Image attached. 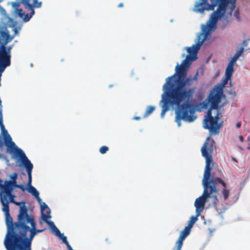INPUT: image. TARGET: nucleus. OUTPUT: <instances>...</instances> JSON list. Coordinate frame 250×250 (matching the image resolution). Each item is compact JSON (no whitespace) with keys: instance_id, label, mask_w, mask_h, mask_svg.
I'll return each instance as SVG.
<instances>
[{"instance_id":"nucleus-16","label":"nucleus","mask_w":250,"mask_h":250,"mask_svg":"<svg viewBox=\"0 0 250 250\" xmlns=\"http://www.w3.org/2000/svg\"><path fill=\"white\" fill-rule=\"evenodd\" d=\"M46 223L48 224L51 227L53 228V229L56 236L58 237H61L62 235V234L61 233L59 229L55 226L53 222L49 221V223Z\"/></svg>"},{"instance_id":"nucleus-24","label":"nucleus","mask_w":250,"mask_h":250,"mask_svg":"<svg viewBox=\"0 0 250 250\" xmlns=\"http://www.w3.org/2000/svg\"><path fill=\"white\" fill-rule=\"evenodd\" d=\"M234 17L236 18V20H240V17L239 11L238 10H237L234 12Z\"/></svg>"},{"instance_id":"nucleus-21","label":"nucleus","mask_w":250,"mask_h":250,"mask_svg":"<svg viewBox=\"0 0 250 250\" xmlns=\"http://www.w3.org/2000/svg\"><path fill=\"white\" fill-rule=\"evenodd\" d=\"M235 3H236V0H230V2H229V4H230V6H229L230 10H229V14L230 16H231L232 12L235 7Z\"/></svg>"},{"instance_id":"nucleus-12","label":"nucleus","mask_w":250,"mask_h":250,"mask_svg":"<svg viewBox=\"0 0 250 250\" xmlns=\"http://www.w3.org/2000/svg\"><path fill=\"white\" fill-rule=\"evenodd\" d=\"M21 4H22V2H20L19 0H16L15 1L12 2L11 3L12 8L14 9V13L15 15L22 19L23 21L27 22L29 20L25 21V19L26 15L29 17L30 16V14L29 15L28 14H25L24 12L22 9L19 8Z\"/></svg>"},{"instance_id":"nucleus-23","label":"nucleus","mask_w":250,"mask_h":250,"mask_svg":"<svg viewBox=\"0 0 250 250\" xmlns=\"http://www.w3.org/2000/svg\"><path fill=\"white\" fill-rule=\"evenodd\" d=\"M243 45L244 46H247L248 49L250 50V39H248L247 40H245L243 42Z\"/></svg>"},{"instance_id":"nucleus-6","label":"nucleus","mask_w":250,"mask_h":250,"mask_svg":"<svg viewBox=\"0 0 250 250\" xmlns=\"http://www.w3.org/2000/svg\"><path fill=\"white\" fill-rule=\"evenodd\" d=\"M230 0H215L211 5H208V9L214 10L217 5L216 11H214L210 16L211 23L209 25L211 28L214 27L218 21L223 18L226 12L227 8Z\"/></svg>"},{"instance_id":"nucleus-32","label":"nucleus","mask_w":250,"mask_h":250,"mask_svg":"<svg viewBox=\"0 0 250 250\" xmlns=\"http://www.w3.org/2000/svg\"><path fill=\"white\" fill-rule=\"evenodd\" d=\"M197 75H198V72L196 73V75L193 77L192 78V79H193V81H197Z\"/></svg>"},{"instance_id":"nucleus-18","label":"nucleus","mask_w":250,"mask_h":250,"mask_svg":"<svg viewBox=\"0 0 250 250\" xmlns=\"http://www.w3.org/2000/svg\"><path fill=\"white\" fill-rule=\"evenodd\" d=\"M155 107L154 106H148L147 108L146 109V110L145 111V113L143 117L146 118L147 116H148L150 114H151L154 110Z\"/></svg>"},{"instance_id":"nucleus-9","label":"nucleus","mask_w":250,"mask_h":250,"mask_svg":"<svg viewBox=\"0 0 250 250\" xmlns=\"http://www.w3.org/2000/svg\"><path fill=\"white\" fill-rule=\"evenodd\" d=\"M163 90L164 92L162 95V99L160 101V104H162L161 116L162 118L164 117L166 112L169 110L170 106L175 105L179 108L181 105V104L182 103L179 100L175 99L172 94L166 90Z\"/></svg>"},{"instance_id":"nucleus-5","label":"nucleus","mask_w":250,"mask_h":250,"mask_svg":"<svg viewBox=\"0 0 250 250\" xmlns=\"http://www.w3.org/2000/svg\"><path fill=\"white\" fill-rule=\"evenodd\" d=\"M215 149L216 145L215 141L213 139L210 138V137H208L206 139V141L201 149L202 155L206 160V166L203 178H204L206 171L207 169H208L209 176L207 181L210 182L212 181L216 188V183L220 184L223 188H226L227 185L226 183L221 178L219 177L210 178L211 170L214 165V163L212 159V154L213 150Z\"/></svg>"},{"instance_id":"nucleus-22","label":"nucleus","mask_w":250,"mask_h":250,"mask_svg":"<svg viewBox=\"0 0 250 250\" xmlns=\"http://www.w3.org/2000/svg\"><path fill=\"white\" fill-rule=\"evenodd\" d=\"M109 150L108 147L104 146L100 147V152L102 154H105L106 153V152Z\"/></svg>"},{"instance_id":"nucleus-11","label":"nucleus","mask_w":250,"mask_h":250,"mask_svg":"<svg viewBox=\"0 0 250 250\" xmlns=\"http://www.w3.org/2000/svg\"><path fill=\"white\" fill-rule=\"evenodd\" d=\"M20 2H22L25 9L30 11V16L28 17L27 15L25 19V21L30 20L31 18L34 15V8H40L42 5V1H39L38 0H19Z\"/></svg>"},{"instance_id":"nucleus-3","label":"nucleus","mask_w":250,"mask_h":250,"mask_svg":"<svg viewBox=\"0 0 250 250\" xmlns=\"http://www.w3.org/2000/svg\"><path fill=\"white\" fill-rule=\"evenodd\" d=\"M230 79L231 77L226 76L222 85L215 86L210 92L207 98L208 102L204 101L202 103L204 108H207L208 103L210 104V107L207 111L204 127L208 129L211 135L218 134L219 132L220 125L218 124L220 115L219 104L224 96L223 88Z\"/></svg>"},{"instance_id":"nucleus-17","label":"nucleus","mask_w":250,"mask_h":250,"mask_svg":"<svg viewBox=\"0 0 250 250\" xmlns=\"http://www.w3.org/2000/svg\"><path fill=\"white\" fill-rule=\"evenodd\" d=\"M196 216H192L190 217L189 220L188 222V226L192 228L195 223L198 220V217L199 215H197V213H196Z\"/></svg>"},{"instance_id":"nucleus-34","label":"nucleus","mask_w":250,"mask_h":250,"mask_svg":"<svg viewBox=\"0 0 250 250\" xmlns=\"http://www.w3.org/2000/svg\"><path fill=\"white\" fill-rule=\"evenodd\" d=\"M123 6H124V4L123 3H120L118 5V7L119 8L123 7Z\"/></svg>"},{"instance_id":"nucleus-31","label":"nucleus","mask_w":250,"mask_h":250,"mask_svg":"<svg viewBox=\"0 0 250 250\" xmlns=\"http://www.w3.org/2000/svg\"><path fill=\"white\" fill-rule=\"evenodd\" d=\"M239 140L241 142H243L244 140V137L242 135H240L239 136Z\"/></svg>"},{"instance_id":"nucleus-19","label":"nucleus","mask_w":250,"mask_h":250,"mask_svg":"<svg viewBox=\"0 0 250 250\" xmlns=\"http://www.w3.org/2000/svg\"><path fill=\"white\" fill-rule=\"evenodd\" d=\"M1 37L4 38V39H3V41H7V40H10V42L13 39V37H11L9 35V33L8 31H2L1 32Z\"/></svg>"},{"instance_id":"nucleus-13","label":"nucleus","mask_w":250,"mask_h":250,"mask_svg":"<svg viewBox=\"0 0 250 250\" xmlns=\"http://www.w3.org/2000/svg\"><path fill=\"white\" fill-rule=\"evenodd\" d=\"M41 209V216L42 219L46 223H49V220L51 218L50 209L47 205L43 203L42 204Z\"/></svg>"},{"instance_id":"nucleus-8","label":"nucleus","mask_w":250,"mask_h":250,"mask_svg":"<svg viewBox=\"0 0 250 250\" xmlns=\"http://www.w3.org/2000/svg\"><path fill=\"white\" fill-rule=\"evenodd\" d=\"M211 23V19L210 18H209V21H208L206 26H205L203 29V32L204 34V38L203 39H201L200 37L199 36L198 38V42L196 44H193L191 47H189L187 48V50L188 53L189 54L188 55H189L190 57V55H196V54L197 53L198 50L200 49L201 46L202 45L204 41L206 40L207 35L209 34V32L211 31L215 30L217 27V23L215 24V26L214 28L213 27H210L209 25H210ZM191 60H188V62L189 61L192 60H195L197 57L195 56V58L193 59L192 57H191ZM189 63L188 62L186 63V65H188Z\"/></svg>"},{"instance_id":"nucleus-1","label":"nucleus","mask_w":250,"mask_h":250,"mask_svg":"<svg viewBox=\"0 0 250 250\" xmlns=\"http://www.w3.org/2000/svg\"><path fill=\"white\" fill-rule=\"evenodd\" d=\"M2 210L5 214V223L7 228L4 245L7 250H31L32 241L34 236L43 231L36 228L33 217L28 214L27 207L23 204L20 207L17 221L13 222L9 213V203L0 200ZM24 204V203H23Z\"/></svg>"},{"instance_id":"nucleus-15","label":"nucleus","mask_w":250,"mask_h":250,"mask_svg":"<svg viewBox=\"0 0 250 250\" xmlns=\"http://www.w3.org/2000/svg\"><path fill=\"white\" fill-rule=\"evenodd\" d=\"M233 65V63L230 62H229L226 69L225 76L231 77L232 73L234 71Z\"/></svg>"},{"instance_id":"nucleus-14","label":"nucleus","mask_w":250,"mask_h":250,"mask_svg":"<svg viewBox=\"0 0 250 250\" xmlns=\"http://www.w3.org/2000/svg\"><path fill=\"white\" fill-rule=\"evenodd\" d=\"M244 51V48L243 47H241L239 51L236 52L234 56L231 58L230 62L234 64L240 56L243 54Z\"/></svg>"},{"instance_id":"nucleus-30","label":"nucleus","mask_w":250,"mask_h":250,"mask_svg":"<svg viewBox=\"0 0 250 250\" xmlns=\"http://www.w3.org/2000/svg\"><path fill=\"white\" fill-rule=\"evenodd\" d=\"M241 126V122L240 121L238 122L236 124V127L237 128H240Z\"/></svg>"},{"instance_id":"nucleus-26","label":"nucleus","mask_w":250,"mask_h":250,"mask_svg":"<svg viewBox=\"0 0 250 250\" xmlns=\"http://www.w3.org/2000/svg\"><path fill=\"white\" fill-rule=\"evenodd\" d=\"M5 145L4 141H3L2 136L0 135V149H2Z\"/></svg>"},{"instance_id":"nucleus-2","label":"nucleus","mask_w":250,"mask_h":250,"mask_svg":"<svg viewBox=\"0 0 250 250\" xmlns=\"http://www.w3.org/2000/svg\"><path fill=\"white\" fill-rule=\"evenodd\" d=\"M191 59L189 55H187L181 65L178 64L175 67V73L166 79L163 87V90H166L175 99L183 102L176 111V121L179 122V126L181 120L191 122L196 118L194 115L195 110L191 104L195 88L187 87L190 86L193 82L191 77L186 78V63Z\"/></svg>"},{"instance_id":"nucleus-10","label":"nucleus","mask_w":250,"mask_h":250,"mask_svg":"<svg viewBox=\"0 0 250 250\" xmlns=\"http://www.w3.org/2000/svg\"><path fill=\"white\" fill-rule=\"evenodd\" d=\"M21 162L25 168L28 175V180L27 184L28 188H27V190L28 192L30 193L34 197L38 196V194H39V191L31 185L32 171L33 168V165L28 158L21 161Z\"/></svg>"},{"instance_id":"nucleus-27","label":"nucleus","mask_w":250,"mask_h":250,"mask_svg":"<svg viewBox=\"0 0 250 250\" xmlns=\"http://www.w3.org/2000/svg\"><path fill=\"white\" fill-rule=\"evenodd\" d=\"M62 241V242L65 244H67L68 243V242L67 241V238L66 236H63V235L62 234V235L61 236V237H59Z\"/></svg>"},{"instance_id":"nucleus-33","label":"nucleus","mask_w":250,"mask_h":250,"mask_svg":"<svg viewBox=\"0 0 250 250\" xmlns=\"http://www.w3.org/2000/svg\"><path fill=\"white\" fill-rule=\"evenodd\" d=\"M141 117L139 116H135L133 117V119L135 120H140L141 119Z\"/></svg>"},{"instance_id":"nucleus-20","label":"nucleus","mask_w":250,"mask_h":250,"mask_svg":"<svg viewBox=\"0 0 250 250\" xmlns=\"http://www.w3.org/2000/svg\"><path fill=\"white\" fill-rule=\"evenodd\" d=\"M221 193L223 196L224 200H226L229 196V190L227 189L226 188H224L221 191Z\"/></svg>"},{"instance_id":"nucleus-36","label":"nucleus","mask_w":250,"mask_h":250,"mask_svg":"<svg viewBox=\"0 0 250 250\" xmlns=\"http://www.w3.org/2000/svg\"><path fill=\"white\" fill-rule=\"evenodd\" d=\"M248 141H250V135L248 137Z\"/></svg>"},{"instance_id":"nucleus-28","label":"nucleus","mask_w":250,"mask_h":250,"mask_svg":"<svg viewBox=\"0 0 250 250\" xmlns=\"http://www.w3.org/2000/svg\"><path fill=\"white\" fill-rule=\"evenodd\" d=\"M17 188H20L23 191H24L26 189H27V188H25V187L24 185H21V184H18Z\"/></svg>"},{"instance_id":"nucleus-7","label":"nucleus","mask_w":250,"mask_h":250,"mask_svg":"<svg viewBox=\"0 0 250 250\" xmlns=\"http://www.w3.org/2000/svg\"><path fill=\"white\" fill-rule=\"evenodd\" d=\"M18 185L17 180H5L3 183V181L0 179V200L15 203V196L13 192Z\"/></svg>"},{"instance_id":"nucleus-4","label":"nucleus","mask_w":250,"mask_h":250,"mask_svg":"<svg viewBox=\"0 0 250 250\" xmlns=\"http://www.w3.org/2000/svg\"><path fill=\"white\" fill-rule=\"evenodd\" d=\"M209 176V170L207 169L205 174L204 178L202 180L204 187L203 193L200 197L197 198L194 202L196 208V213L200 215L204 209L206 203L209 198L211 199V205L216 208L218 201L217 193L218 190L211 181H207Z\"/></svg>"},{"instance_id":"nucleus-35","label":"nucleus","mask_w":250,"mask_h":250,"mask_svg":"<svg viewBox=\"0 0 250 250\" xmlns=\"http://www.w3.org/2000/svg\"><path fill=\"white\" fill-rule=\"evenodd\" d=\"M15 35H16L18 33V29L17 28H14Z\"/></svg>"},{"instance_id":"nucleus-29","label":"nucleus","mask_w":250,"mask_h":250,"mask_svg":"<svg viewBox=\"0 0 250 250\" xmlns=\"http://www.w3.org/2000/svg\"><path fill=\"white\" fill-rule=\"evenodd\" d=\"M38 201L39 203L41 205V207H42V204L43 203L42 202V199L40 197L39 194H38V196L34 197Z\"/></svg>"},{"instance_id":"nucleus-25","label":"nucleus","mask_w":250,"mask_h":250,"mask_svg":"<svg viewBox=\"0 0 250 250\" xmlns=\"http://www.w3.org/2000/svg\"><path fill=\"white\" fill-rule=\"evenodd\" d=\"M18 177V174L16 172L13 173L10 176L11 180H17Z\"/></svg>"}]
</instances>
